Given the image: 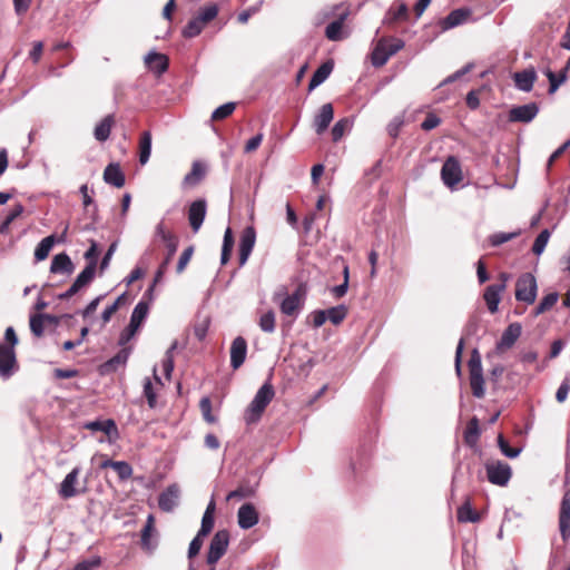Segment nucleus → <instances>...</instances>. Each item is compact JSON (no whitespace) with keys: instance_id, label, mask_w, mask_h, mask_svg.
I'll return each mask as SVG.
<instances>
[{"instance_id":"obj_1","label":"nucleus","mask_w":570,"mask_h":570,"mask_svg":"<svg viewBox=\"0 0 570 570\" xmlns=\"http://www.w3.org/2000/svg\"><path fill=\"white\" fill-rule=\"evenodd\" d=\"M348 14L350 9L344 3L324 8L316 17V24L323 23L326 19L334 18L325 28V37L331 41H341L346 37L343 27Z\"/></svg>"},{"instance_id":"obj_2","label":"nucleus","mask_w":570,"mask_h":570,"mask_svg":"<svg viewBox=\"0 0 570 570\" xmlns=\"http://www.w3.org/2000/svg\"><path fill=\"white\" fill-rule=\"evenodd\" d=\"M141 323H142V299L139 301L137 303V305L135 306L134 312L131 314L129 325L120 334L119 345L122 347L121 351L116 356L110 358L107 362V365L116 366V365L122 364L127 361L128 355H129V350L127 348V344L135 336V334L138 331Z\"/></svg>"},{"instance_id":"obj_3","label":"nucleus","mask_w":570,"mask_h":570,"mask_svg":"<svg viewBox=\"0 0 570 570\" xmlns=\"http://www.w3.org/2000/svg\"><path fill=\"white\" fill-rule=\"evenodd\" d=\"M157 236H159L165 245L166 248V255L164 261L161 262L155 278L153 285L148 288V298L149 301L154 299V287L157 283H160L163 281V276L167 271L168 265L171 262V258L176 254L177 247H178V237L174 235L173 233L165 229L163 224H159L157 226Z\"/></svg>"},{"instance_id":"obj_4","label":"nucleus","mask_w":570,"mask_h":570,"mask_svg":"<svg viewBox=\"0 0 570 570\" xmlns=\"http://www.w3.org/2000/svg\"><path fill=\"white\" fill-rule=\"evenodd\" d=\"M274 395L275 391L269 382L264 383L259 387L253 401L246 409L244 417L247 424H253L261 420L265 409L272 402Z\"/></svg>"},{"instance_id":"obj_5","label":"nucleus","mask_w":570,"mask_h":570,"mask_svg":"<svg viewBox=\"0 0 570 570\" xmlns=\"http://www.w3.org/2000/svg\"><path fill=\"white\" fill-rule=\"evenodd\" d=\"M404 41L399 38H381L371 55V62L374 67H383L389 59L404 47Z\"/></svg>"},{"instance_id":"obj_6","label":"nucleus","mask_w":570,"mask_h":570,"mask_svg":"<svg viewBox=\"0 0 570 570\" xmlns=\"http://www.w3.org/2000/svg\"><path fill=\"white\" fill-rule=\"evenodd\" d=\"M468 366L470 372V386L472 394L476 399H482L485 394L484 377L481 355L476 348L472 351Z\"/></svg>"},{"instance_id":"obj_7","label":"nucleus","mask_w":570,"mask_h":570,"mask_svg":"<svg viewBox=\"0 0 570 570\" xmlns=\"http://www.w3.org/2000/svg\"><path fill=\"white\" fill-rule=\"evenodd\" d=\"M538 284L531 273L519 276L515 283V299L525 304H533L537 298Z\"/></svg>"},{"instance_id":"obj_8","label":"nucleus","mask_w":570,"mask_h":570,"mask_svg":"<svg viewBox=\"0 0 570 570\" xmlns=\"http://www.w3.org/2000/svg\"><path fill=\"white\" fill-rule=\"evenodd\" d=\"M305 299L306 287L299 284L292 294L282 299L279 304L281 312L286 316L296 318L304 306Z\"/></svg>"},{"instance_id":"obj_9","label":"nucleus","mask_w":570,"mask_h":570,"mask_svg":"<svg viewBox=\"0 0 570 570\" xmlns=\"http://www.w3.org/2000/svg\"><path fill=\"white\" fill-rule=\"evenodd\" d=\"M229 543V533L226 530L217 531L210 540L207 552V562L215 564L227 551Z\"/></svg>"},{"instance_id":"obj_10","label":"nucleus","mask_w":570,"mask_h":570,"mask_svg":"<svg viewBox=\"0 0 570 570\" xmlns=\"http://www.w3.org/2000/svg\"><path fill=\"white\" fill-rule=\"evenodd\" d=\"M485 470L488 480L500 487L507 485L512 475L510 465L502 461L487 463Z\"/></svg>"},{"instance_id":"obj_11","label":"nucleus","mask_w":570,"mask_h":570,"mask_svg":"<svg viewBox=\"0 0 570 570\" xmlns=\"http://www.w3.org/2000/svg\"><path fill=\"white\" fill-rule=\"evenodd\" d=\"M95 278V264H87L81 273L76 277L71 286L59 295L60 299H69L83 288H86Z\"/></svg>"},{"instance_id":"obj_12","label":"nucleus","mask_w":570,"mask_h":570,"mask_svg":"<svg viewBox=\"0 0 570 570\" xmlns=\"http://www.w3.org/2000/svg\"><path fill=\"white\" fill-rule=\"evenodd\" d=\"M441 177L445 186L453 188L462 180V169L459 160L450 156L441 168Z\"/></svg>"},{"instance_id":"obj_13","label":"nucleus","mask_w":570,"mask_h":570,"mask_svg":"<svg viewBox=\"0 0 570 570\" xmlns=\"http://www.w3.org/2000/svg\"><path fill=\"white\" fill-rule=\"evenodd\" d=\"M18 370L16 351L11 346L0 344V377L10 379Z\"/></svg>"},{"instance_id":"obj_14","label":"nucleus","mask_w":570,"mask_h":570,"mask_svg":"<svg viewBox=\"0 0 570 570\" xmlns=\"http://www.w3.org/2000/svg\"><path fill=\"white\" fill-rule=\"evenodd\" d=\"M539 112L537 102H529L512 107L509 111V121L528 124L532 121Z\"/></svg>"},{"instance_id":"obj_15","label":"nucleus","mask_w":570,"mask_h":570,"mask_svg":"<svg viewBox=\"0 0 570 570\" xmlns=\"http://www.w3.org/2000/svg\"><path fill=\"white\" fill-rule=\"evenodd\" d=\"M207 203L204 198L197 199L189 205L188 222L194 233H197L206 217Z\"/></svg>"},{"instance_id":"obj_16","label":"nucleus","mask_w":570,"mask_h":570,"mask_svg":"<svg viewBox=\"0 0 570 570\" xmlns=\"http://www.w3.org/2000/svg\"><path fill=\"white\" fill-rule=\"evenodd\" d=\"M256 232L253 226L246 227L239 240V265L243 266L248 261V257L255 246Z\"/></svg>"},{"instance_id":"obj_17","label":"nucleus","mask_w":570,"mask_h":570,"mask_svg":"<svg viewBox=\"0 0 570 570\" xmlns=\"http://www.w3.org/2000/svg\"><path fill=\"white\" fill-rule=\"evenodd\" d=\"M145 66L157 77H159L165 71H167L169 59L164 53L150 50L147 55H145Z\"/></svg>"},{"instance_id":"obj_18","label":"nucleus","mask_w":570,"mask_h":570,"mask_svg":"<svg viewBox=\"0 0 570 570\" xmlns=\"http://www.w3.org/2000/svg\"><path fill=\"white\" fill-rule=\"evenodd\" d=\"M471 16V10L468 8H459L451 11L445 18L441 19L439 24L442 31L450 30L458 26L463 24Z\"/></svg>"},{"instance_id":"obj_19","label":"nucleus","mask_w":570,"mask_h":570,"mask_svg":"<svg viewBox=\"0 0 570 570\" xmlns=\"http://www.w3.org/2000/svg\"><path fill=\"white\" fill-rule=\"evenodd\" d=\"M522 327L519 323H511L502 333L497 350L500 352L511 348L521 335Z\"/></svg>"},{"instance_id":"obj_20","label":"nucleus","mask_w":570,"mask_h":570,"mask_svg":"<svg viewBox=\"0 0 570 570\" xmlns=\"http://www.w3.org/2000/svg\"><path fill=\"white\" fill-rule=\"evenodd\" d=\"M79 474L80 468L76 466L65 476L58 491L62 499H70L79 494V491L76 489Z\"/></svg>"},{"instance_id":"obj_21","label":"nucleus","mask_w":570,"mask_h":570,"mask_svg":"<svg viewBox=\"0 0 570 570\" xmlns=\"http://www.w3.org/2000/svg\"><path fill=\"white\" fill-rule=\"evenodd\" d=\"M85 428L94 432H102L109 441H115L119 436L117 425L111 419L91 421L86 423Z\"/></svg>"},{"instance_id":"obj_22","label":"nucleus","mask_w":570,"mask_h":570,"mask_svg":"<svg viewBox=\"0 0 570 570\" xmlns=\"http://www.w3.org/2000/svg\"><path fill=\"white\" fill-rule=\"evenodd\" d=\"M559 528L563 540L570 537V489L564 493L559 515Z\"/></svg>"},{"instance_id":"obj_23","label":"nucleus","mask_w":570,"mask_h":570,"mask_svg":"<svg viewBox=\"0 0 570 570\" xmlns=\"http://www.w3.org/2000/svg\"><path fill=\"white\" fill-rule=\"evenodd\" d=\"M247 354V342L244 337L237 336L230 346V365L234 370L238 368L245 362Z\"/></svg>"},{"instance_id":"obj_24","label":"nucleus","mask_w":570,"mask_h":570,"mask_svg":"<svg viewBox=\"0 0 570 570\" xmlns=\"http://www.w3.org/2000/svg\"><path fill=\"white\" fill-rule=\"evenodd\" d=\"M237 519L239 528L247 530L258 523V513L252 503H245L238 509Z\"/></svg>"},{"instance_id":"obj_25","label":"nucleus","mask_w":570,"mask_h":570,"mask_svg":"<svg viewBox=\"0 0 570 570\" xmlns=\"http://www.w3.org/2000/svg\"><path fill=\"white\" fill-rule=\"evenodd\" d=\"M179 498V488L177 484L169 485L159 494L158 505L165 512H170L177 505Z\"/></svg>"},{"instance_id":"obj_26","label":"nucleus","mask_w":570,"mask_h":570,"mask_svg":"<svg viewBox=\"0 0 570 570\" xmlns=\"http://www.w3.org/2000/svg\"><path fill=\"white\" fill-rule=\"evenodd\" d=\"M505 291L504 284H491L489 285L483 294V298L487 303L488 309L491 313H495L501 301V294Z\"/></svg>"},{"instance_id":"obj_27","label":"nucleus","mask_w":570,"mask_h":570,"mask_svg":"<svg viewBox=\"0 0 570 570\" xmlns=\"http://www.w3.org/2000/svg\"><path fill=\"white\" fill-rule=\"evenodd\" d=\"M73 271L75 265L66 253H60L53 256L50 265L51 273L71 275Z\"/></svg>"},{"instance_id":"obj_28","label":"nucleus","mask_w":570,"mask_h":570,"mask_svg":"<svg viewBox=\"0 0 570 570\" xmlns=\"http://www.w3.org/2000/svg\"><path fill=\"white\" fill-rule=\"evenodd\" d=\"M333 117L334 109L332 104H324L314 119L315 131L318 135L324 132L333 120Z\"/></svg>"},{"instance_id":"obj_29","label":"nucleus","mask_w":570,"mask_h":570,"mask_svg":"<svg viewBox=\"0 0 570 570\" xmlns=\"http://www.w3.org/2000/svg\"><path fill=\"white\" fill-rule=\"evenodd\" d=\"M515 87L524 92H529L532 90L534 81L537 80V72L533 68L525 69L519 72H515L513 76Z\"/></svg>"},{"instance_id":"obj_30","label":"nucleus","mask_w":570,"mask_h":570,"mask_svg":"<svg viewBox=\"0 0 570 570\" xmlns=\"http://www.w3.org/2000/svg\"><path fill=\"white\" fill-rule=\"evenodd\" d=\"M104 180L117 188L125 185V175L118 164L111 163L104 170Z\"/></svg>"},{"instance_id":"obj_31","label":"nucleus","mask_w":570,"mask_h":570,"mask_svg":"<svg viewBox=\"0 0 570 570\" xmlns=\"http://www.w3.org/2000/svg\"><path fill=\"white\" fill-rule=\"evenodd\" d=\"M333 70V62L326 61L322 63L313 73L309 83L308 91H313L316 87L322 85L331 75Z\"/></svg>"},{"instance_id":"obj_32","label":"nucleus","mask_w":570,"mask_h":570,"mask_svg":"<svg viewBox=\"0 0 570 570\" xmlns=\"http://www.w3.org/2000/svg\"><path fill=\"white\" fill-rule=\"evenodd\" d=\"M115 122L112 115H107L96 127L94 130V136L96 140L104 142L106 141L111 131V127Z\"/></svg>"},{"instance_id":"obj_33","label":"nucleus","mask_w":570,"mask_h":570,"mask_svg":"<svg viewBox=\"0 0 570 570\" xmlns=\"http://www.w3.org/2000/svg\"><path fill=\"white\" fill-rule=\"evenodd\" d=\"M205 176V167L195 161L191 166V170L184 177L183 185L185 187L196 186Z\"/></svg>"},{"instance_id":"obj_34","label":"nucleus","mask_w":570,"mask_h":570,"mask_svg":"<svg viewBox=\"0 0 570 570\" xmlns=\"http://www.w3.org/2000/svg\"><path fill=\"white\" fill-rule=\"evenodd\" d=\"M57 239L55 235H49L45 237L35 249V258L37 262H41L46 259L56 244Z\"/></svg>"},{"instance_id":"obj_35","label":"nucleus","mask_w":570,"mask_h":570,"mask_svg":"<svg viewBox=\"0 0 570 570\" xmlns=\"http://www.w3.org/2000/svg\"><path fill=\"white\" fill-rule=\"evenodd\" d=\"M464 442L469 445V446H474L478 441H479V438H480V428H479V420L473 416L468 425H466V429L464 431Z\"/></svg>"},{"instance_id":"obj_36","label":"nucleus","mask_w":570,"mask_h":570,"mask_svg":"<svg viewBox=\"0 0 570 570\" xmlns=\"http://www.w3.org/2000/svg\"><path fill=\"white\" fill-rule=\"evenodd\" d=\"M456 517L459 522L474 523L480 520L479 513L472 509L469 500H466L461 507H459Z\"/></svg>"},{"instance_id":"obj_37","label":"nucleus","mask_w":570,"mask_h":570,"mask_svg":"<svg viewBox=\"0 0 570 570\" xmlns=\"http://www.w3.org/2000/svg\"><path fill=\"white\" fill-rule=\"evenodd\" d=\"M390 21L406 20L409 18V9L405 2H395L387 12Z\"/></svg>"},{"instance_id":"obj_38","label":"nucleus","mask_w":570,"mask_h":570,"mask_svg":"<svg viewBox=\"0 0 570 570\" xmlns=\"http://www.w3.org/2000/svg\"><path fill=\"white\" fill-rule=\"evenodd\" d=\"M559 299V294L557 292H552L543 296L538 306L534 308V316L543 314L550 311Z\"/></svg>"},{"instance_id":"obj_39","label":"nucleus","mask_w":570,"mask_h":570,"mask_svg":"<svg viewBox=\"0 0 570 570\" xmlns=\"http://www.w3.org/2000/svg\"><path fill=\"white\" fill-rule=\"evenodd\" d=\"M177 341H174L169 348L166 351L165 357L163 360L161 366L167 379L170 377L174 370V351L177 348Z\"/></svg>"},{"instance_id":"obj_40","label":"nucleus","mask_w":570,"mask_h":570,"mask_svg":"<svg viewBox=\"0 0 570 570\" xmlns=\"http://www.w3.org/2000/svg\"><path fill=\"white\" fill-rule=\"evenodd\" d=\"M204 27L205 24L197 17H195L184 27L183 36L185 38H194L203 31Z\"/></svg>"},{"instance_id":"obj_41","label":"nucleus","mask_w":570,"mask_h":570,"mask_svg":"<svg viewBox=\"0 0 570 570\" xmlns=\"http://www.w3.org/2000/svg\"><path fill=\"white\" fill-rule=\"evenodd\" d=\"M327 320L334 325H338L346 317L347 308L345 305H337L326 309Z\"/></svg>"},{"instance_id":"obj_42","label":"nucleus","mask_w":570,"mask_h":570,"mask_svg":"<svg viewBox=\"0 0 570 570\" xmlns=\"http://www.w3.org/2000/svg\"><path fill=\"white\" fill-rule=\"evenodd\" d=\"M351 127L352 121L348 118L340 119L332 128L333 141H338Z\"/></svg>"},{"instance_id":"obj_43","label":"nucleus","mask_w":570,"mask_h":570,"mask_svg":"<svg viewBox=\"0 0 570 570\" xmlns=\"http://www.w3.org/2000/svg\"><path fill=\"white\" fill-rule=\"evenodd\" d=\"M45 323L46 321H43L41 313L30 315L29 324L31 333L37 337H41L45 332Z\"/></svg>"},{"instance_id":"obj_44","label":"nucleus","mask_w":570,"mask_h":570,"mask_svg":"<svg viewBox=\"0 0 570 570\" xmlns=\"http://www.w3.org/2000/svg\"><path fill=\"white\" fill-rule=\"evenodd\" d=\"M261 330L265 333H273L275 331V313L268 311L259 317L258 323Z\"/></svg>"},{"instance_id":"obj_45","label":"nucleus","mask_w":570,"mask_h":570,"mask_svg":"<svg viewBox=\"0 0 570 570\" xmlns=\"http://www.w3.org/2000/svg\"><path fill=\"white\" fill-rule=\"evenodd\" d=\"M550 238V232L549 229H543L540 232V234L534 239L532 252L535 255H541L544 252V248L549 242Z\"/></svg>"},{"instance_id":"obj_46","label":"nucleus","mask_w":570,"mask_h":570,"mask_svg":"<svg viewBox=\"0 0 570 570\" xmlns=\"http://www.w3.org/2000/svg\"><path fill=\"white\" fill-rule=\"evenodd\" d=\"M520 235V230L512 233H495L489 237L491 246L498 247Z\"/></svg>"},{"instance_id":"obj_47","label":"nucleus","mask_w":570,"mask_h":570,"mask_svg":"<svg viewBox=\"0 0 570 570\" xmlns=\"http://www.w3.org/2000/svg\"><path fill=\"white\" fill-rule=\"evenodd\" d=\"M235 108H236L235 102H226L213 111L212 119L213 120H223V119L227 118L228 116H230L234 112Z\"/></svg>"},{"instance_id":"obj_48","label":"nucleus","mask_w":570,"mask_h":570,"mask_svg":"<svg viewBox=\"0 0 570 570\" xmlns=\"http://www.w3.org/2000/svg\"><path fill=\"white\" fill-rule=\"evenodd\" d=\"M218 7L217 4H210L203 9L197 14V18L206 26V23L210 22L217 17Z\"/></svg>"},{"instance_id":"obj_49","label":"nucleus","mask_w":570,"mask_h":570,"mask_svg":"<svg viewBox=\"0 0 570 570\" xmlns=\"http://www.w3.org/2000/svg\"><path fill=\"white\" fill-rule=\"evenodd\" d=\"M548 79H549V82H550V86H549V92L550 94H553L554 91H557V89L566 81L567 79V76L564 72H560L559 75H556L554 72H552L551 70H548L546 72Z\"/></svg>"},{"instance_id":"obj_50","label":"nucleus","mask_w":570,"mask_h":570,"mask_svg":"<svg viewBox=\"0 0 570 570\" xmlns=\"http://www.w3.org/2000/svg\"><path fill=\"white\" fill-rule=\"evenodd\" d=\"M498 445L501 452L509 459L517 458L521 452V449L519 448H511L508 441L502 435L498 436Z\"/></svg>"},{"instance_id":"obj_51","label":"nucleus","mask_w":570,"mask_h":570,"mask_svg":"<svg viewBox=\"0 0 570 570\" xmlns=\"http://www.w3.org/2000/svg\"><path fill=\"white\" fill-rule=\"evenodd\" d=\"M193 254H194L193 245H189L188 247H186L184 249V252L181 253V255L178 259L177 266H176L177 274H181L185 271L186 266L188 265V263L190 262V259L193 257Z\"/></svg>"},{"instance_id":"obj_52","label":"nucleus","mask_w":570,"mask_h":570,"mask_svg":"<svg viewBox=\"0 0 570 570\" xmlns=\"http://www.w3.org/2000/svg\"><path fill=\"white\" fill-rule=\"evenodd\" d=\"M121 481L128 480L132 474V469L126 461H117L112 469Z\"/></svg>"},{"instance_id":"obj_53","label":"nucleus","mask_w":570,"mask_h":570,"mask_svg":"<svg viewBox=\"0 0 570 570\" xmlns=\"http://www.w3.org/2000/svg\"><path fill=\"white\" fill-rule=\"evenodd\" d=\"M199 409L202 411L203 417L208 423H215L216 417L212 414V402L210 399L205 396L199 402Z\"/></svg>"},{"instance_id":"obj_54","label":"nucleus","mask_w":570,"mask_h":570,"mask_svg":"<svg viewBox=\"0 0 570 570\" xmlns=\"http://www.w3.org/2000/svg\"><path fill=\"white\" fill-rule=\"evenodd\" d=\"M101 564V559L99 557H95L89 560H83L75 566L72 570H96Z\"/></svg>"},{"instance_id":"obj_55","label":"nucleus","mask_w":570,"mask_h":570,"mask_svg":"<svg viewBox=\"0 0 570 570\" xmlns=\"http://www.w3.org/2000/svg\"><path fill=\"white\" fill-rule=\"evenodd\" d=\"M569 391H570V380L568 377H566L561 382L560 386L557 390L556 400L559 403H563L568 397Z\"/></svg>"},{"instance_id":"obj_56","label":"nucleus","mask_w":570,"mask_h":570,"mask_svg":"<svg viewBox=\"0 0 570 570\" xmlns=\"http://www.w3.org/2000/svg\"><path fill=\"white\" fill-rule=\"evenodd\" d=\"M472 68V65L471 63H468L465 65L463 68L459 69L458 71H455L454 73L448 76L441 83L440 86H445V85H449V83H452L454 81H456L458 79H460L462 76H464L465 73H468Z\"/></svg>"},{"instance_id":"obj_57","label":"nucleus","mask_w":570,"mask_h":570,"mask_svg":"<svg viewBox=\"0 0 570 570\" xmlns=\"http://www.w3.org/2000/svg\"><path fill=\"white\" fill-rule=\"evenodd\" d=\"M203 538H204V535H199V533H197V535L189 543V548H188V558L189 559H193L194 557H196L199 553L202 546H203Z\"/></svg>"},{"instance_id":"obj_58","label":"nucleus","mask_w":570,"mask_h":570,"mask_svg":"<svg viewBox=\"0 0 570 570\" xmlns=\"http://www.w3.org/2000/svg\"><path fill=\"white\" fill-rule=\"evenodd\" d=\"M441 124L440 117H438L435 114H429L426 118L421 124V128L425 131L432 130L436 128Z\"/></svg>"},{"instance_id":"obj_59","label":"nucleus","mask_w":570,"mask_h":570,"mask_svg":"<svg viewBox=\"0 0 570 570\" xmlns=\"http://www.w3.org/2000/svg\"><path fill=\"white\" fill-rule=\"evenodd\" d=\"M214 522L215 521H214V517L213 515L204 514L203 519H202V525H200V529L198 531L199 535L206 537L207 534H209L210 531L214 528Z\"/></svg>"},{"instance_id":"obj_60","label":"nucleus","mask_w":570,"mask_h":570,"mask_svg":"<svg viewBox=\"0 0 570 570\" xmlns=\"http://www.w3.org/2000/svg\"><path fill=\"white\" fill-rule=\"evenodd\" d=\"M313 326L321 327L327 321L326 309H317L311 313Z\"/></svg>"},{"instance_id":"obj_61","label":"nucleus","mask_w":570,"mask_h":570,"mask_svg":"<svg viewBox=\"0 0 570 570\" xmlns=\"http://www.w3.org/2000/svg\"><path fill=\"white\" fill-rule=\"evenodd\" d=\"M208 326H209L208 320H204L203 322L197 323L194 326V334L198 338V341H203L206 337L207 332H208Z\"/></svg>"},{"instance_id":"obj_62","label":"nucleus","mask_w":570,"mask_h":570,"mask_svg":"<svg viewBox=\"0 0 570 570\" xmlns=\"http://www.w3.org/2000/svg\"><path fill=\"white\" fill-rule=\"evenodd\" d=\"M147 546H145V552L148 551V552H154L158 544H159V533L158 531H150V533H148V541H147Z\"/></svg>"},{"instance_id":"obj_63","label":"nucleus","mask_w":570,"mask_h":570,"mask_svg":"<svg viewBox=\"0 0 570 570\" xmlns=\"http://www.w3.org/2000/svg\"><path fill=\"white\" fill-rule=\"evenodd\" d=\"M263 137V134H257L254 137H252L245 145V153L255 151L261 146Z\"/></svg>"},{"instance_id":"obj_64","label":"nucleus","mask_w":570,"mask_h":570,"mask_svg":"<svg viewBox=\"0 0 570 570\" xmlns=\"http://www.w3.org/2000/svg\"><path fill=\"white\" fill-rule=\"evenodd\" d=\"M403 126V119L395 117L387 126V132L391 137H396L401 127Z\"/></svg>"}]
</instances>
